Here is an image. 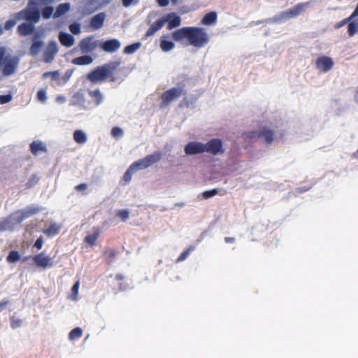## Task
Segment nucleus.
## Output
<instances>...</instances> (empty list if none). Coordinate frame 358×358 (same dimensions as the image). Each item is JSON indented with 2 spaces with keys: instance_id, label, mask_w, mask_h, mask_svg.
<instances>
[{
  "instance_id": "1",
  "label": "nucleus",
  "mask_w": 358,
  "mask_h": 358,
  "mask_svg": "<svg viewBox=\"0 0 358 358\" xmlns=\"http://www.w3.org/2000/svg\"><path fill=\"white\" fill-rule=\"evenodd\" d=\"M19 61L17 57L8 53L5 48H0V80L17 72Z\"/></svg>"
},
{
  "instance_id": "2",
  "label": "nucleus",
  "mask_w": 358,
  "mask_h": 358,
  "mask_svg": "<svg viewBox=\"0 0 358 358\" xmlns=\"http://www.w3.org/2000/svg\"><path fill=\"white\" fill-rule=\"evenodd\" d=\"M210 41V36L202 27H192L189 45L202 48Z\"/></svg>"
},
{
  "instance_id": "3",
  "label": "nucleus",
  "mask_w": 358,
  "mask_h": 358,
  "mask_svg": "<svg viewBox=\"0 0 358 358\" xmlns=\"http://www.w3.org/2000/svg\"><path fill=\"white\" fill-rule=\"evenodd\" d=\"M159 159V158H143L133 163L124 173L122 177L123 182L122 184L124 185L129 183L131 180L132 175L136 171L148 167L153 163L157 162Z\"/></svg>"
},
{
  "instance_id": "4",
  "label": "nucleus",
  "mask_w": 358,
  "mask_h": 358,
  "mask_svg": "<svg viewBox=\"0 0 358 358\" xmlns=\"http://www.w3.org/2000/svg\"><path fill=\"white\" fill-rule=\"evenodd\" d=\"M18 21L26 20L31 23H36L40 18V11L38 8L29 3L28 6L15 15Z\"/></svg>"
},
{
  "instance_id": "5",
  "label": "nucleus",
  "mask_w": 358,
  "mask_h": 358,
  "mask_svg": "<svg viewBox=\"0 0 358 358\" xmlns=\"http://www.w3.org/2000/svg\"><path fill=\"white\" fill-rule=\"evenodd\" d=\"M111 73L110 67L108 65H103L88 73L87 78L94 83H102L106 81L111 76Z\"/></svg>"
},
{
  "instance_id": "6",
  "label": "nucleus",
  "mask_w": 358,
  "mask_h": 358,
  "mask_svg": "<svg viewBox=\"0 0 358 358\" xmlns=\"http://www.w3.org/2000/svg\"><path fill=\"white\" fill-rule=\"evenodd\" d=\"M249 138H262L266 144H271L275 138V131L268 127H262L249 133Z\"/></svg>"
},
{
  "instance_id": "7",
  "label": "nucleus",
  "mask_w": 358,
  "mask_h": 358,
  "mask_svg": "<svg viewBox=\"0 0 358 358\" xmlns=\"http://www.w3.org/2000/svg\"><path fill=\"white\" fill-rule=\"evenodd\" d=\"M183 94L182 88H172L166 91L162 95V102L160 106L162 108H165L170 105L171 103L178 99Z\"/></svg>"
},
{
  "instance_id": "8",
  "label": "nucleus",
  "mask_w": 358,
  "mask_h": 358,
  "mask_svg": "<svg viewBox=\"0 0 358 358\" xmlns=\"http://www.w3.org/2000/svg\"><path fill=\"white\" fill-rule=\"evenodd\" d=\"M191 29L192 27L178 29L172 33V38L177 43L189 45Z\"/></svg>"
},
{
  "instance_id": "9",
  "label": "nucleus",
  "mask_w": 358,
  "mask_h": 358,
  "mask_svg": "<svg viewBox=\"0 0 358 358\" xmlns=\"http://www.w3.org/2000/svg\"><path fill=\"white\" fill-rule=\"evenodd\" d=\"M205 152L213 155H223L225 152V148L220 139L213 138L205 143Z\"/></svg>"
},
{
  "instance_id": "10",
  "label": "nucleus",
  "mask_w": 358,
  "mask_h": 358,
  "mask_svg": "<svg viewBox=\"0 0 358 358\" xmlns=\"http://www.w3.org/2000/svg\"><path fill=\"white\" fill-rule=\"evenodd\" d=\"M316 69L323 73L331 71L334 66V62L330 57L322 55L317 58L315 61Z\"/></svg>"
},
{
  "instance_id": "11",
  "label": "nucleus",
  "mask_w": 358,
  "mask_h": 358,
  "mask_svg": "<svg viewBox=\"0 0 358 358\" xmlns=\"http://www.w3.org/2000/svg\"><path fill=\"white\" fill-rule=\"evenodd\" d=\"M34 262L37 267L47 268L54 266L53 259L45 255L43 252L38 253L33 257Z\"/></svg>"
},
{
  "instance_id": "12",
  "label": "nucleus",
  "mask_w": 358,
  "mask_h": 358,
  "mask_svg": "<svg viewBox=\"0 0 358 358\" xmlns=\"http://www.w3.org/2000/svg\"><path fill=\"white\" fill-rule=\"evenodd\" d=\"M185 152L187 155H196L205 152V143L198 141H192L185 146Z\"/></svg>"
},
{
  "instance_id": "13",
  "label": "nucleus",
  "mask_w": 358,
  "mask_h": 358,
  "mask_svg": "<svg viewBox=\"0 0 358 358\" xmlns=\"http://www.w3.org/2000/svg\"><path fill=\"white\" fill-rule=\"evenodd\" d=\"M58 52L57 44L55 41L49 43L43 52V61L46 63H51Z\"/></svg>"
},
{
  "instance_id": "14",
  "label": "nucleus",
  "mask_w": 358,
  "mask_h": 358,
  "mask_svg": "<svg viewBox=\"0 0 358 358\" xmlns=\"http://www.w3.org/2000/svg\"><path fill=\"white\" fill-rule=\"evenodd\" d=\"M162 19L166 20V23L168 22V29L169 30L178 27L181 24L180 17L174 13L165 15Z\"/></svg>"
},
{
  "instance_id": "15",
  "label": "nucleus",
  "mask_w": 358,
  "mask_h": 358,
  "mask_svg": "<svg viewBox=\"0 0 358 358\" xmlns=\"http://www.w3.org/2000/svg\"><path fill=\"white\" fill-rule=\"evenodd\" d=\"M120 42L116 39H110L105 41L101 45V48L106 52H114L120 47Z\"/></svg>"
},
{
  "instance_id": "16",
  "label": "nucleus",
  "mask_w": 358,
  "mask_h": 358,
  "mask_svg": "<svg viewBox=\"0 0 358 358\" xmlns=\"http://www.w3.org/2000/svg\"><path fill=\"white\" fill-rule=\"evenodd\" d=\"M43 45V41L35 36L33 38V43L29 49V54L32 56L38 55L41 52Z\"/></svg>"
},
{
  "instance_id": "17",
  "label": "nucleus",
  "mask_w": 358,
  "mask_h": 358,
  "mask_svg": "<svg viewBox=\"0 0 358 358\" xmlns=\"http://www.w3.org/2000/svg\"><path fill=\"white\" fill-rule=\"evenodd\" d=\"M105 17L106 15L104 13L96 15L91 20L90 27L94 30L101 28L103 25Z\"/></svg>"
},
{
  "instance_id": "18",
  "label": "nucleus",
  "mask_w": 358,
  "mask_h": 358,
  "mask_svg": "<svg viewBox=\"0 0 358 358\" xmlns=\"http://www.w3.org/2000/svg\"><path fill=\"white\" fill-rule=\"evenodd\" d=\"M166 24V20H163V19L157 20L152 24L150 25L148 30L145 33V36L148 38L152 36L156 31L162 29L164 25Z\"/></svg>"
},
{
  "instance_id": "19",
  "label": "nucleus",
  "mask_w": 358,
  "mask_h": 358,
  "mask_svg": "<svg viewBox=\"0 0 358 358\" xmlns=\"http://www.w3.org/2000/svg\"><path fill=\"white\" fill-rule=\"evenodd\" d=\"M168 35H162L160 38V48L164 52H169L175 48V43L173 41H169Z\"/></svg>"
},
{
  "instance_id": "20",
  "label": "nucleus",
  "mask_w": 358,
  "mask_h": 358,
  "mask_svg": "<svg viewBox=\"0 0 358 358\" xmlns=\"http://www.w3.org/2000/svg\"><path fill=\"white\" fill-rule=\"evenodd\" d=\"M60 43L66 47H71L75 43V38L70 34L61 31L58 36Z\"/></svg>"
},
{
  "instance_id": "21",
  "label": "nucleus",
  "mask_w": 358,
  "mask_h": 358,
  "mask_svg": "<svg viewBox=\"0 0 358 358\" xmlns=\"http://www.w3.org/2000/svg\"><path fill=\"white\" fill-rule=\"evenodd\" d=\"M31 150L34 155H42L46 151V145L40 141H34L31 144Z\"/></svg>"
},
{
  "instance_id": "22",
  "label": "nucleus",
  "mask_w": 358,
  "mask_h": 358,
  "mask_svg": "<svg viewBox=\"0 0 358 358\" xmlns=\"http://www.w3.org/2000/svg\"><path fill=\"white\" fill-rule=\"evenodd\" d=\"M34 29V24L31 22H24L20 24L17 27V31L22 36L29 35Z\"/></svg>"
},
{
  "instance_id": "23",
  "label": "nucleus",
  "mask_w": 358,
  "mask_h": 358,
  "mask_svg": "<svg viewBox=\"0 0 358 358\" xmlns=\"http://www.w3.org/2000/svg\"><path fill=\"white\" fill-rule=\"evenodd\" d=\"M100 234H101L100 229L99 227H94L92 234L87 235L85 238L84 241L91 246L95 245L96 240L98 239L99 236H100Z\"/></svg>"
},
{
  "instance_id": "24",
  "label": "nucleus",
  "mask_w": 358,
  "mask_h": 358,
  "mask_svg": "<svg viewBox=\"0 0 358 358\" xmlns=\"http://www.w3.org/2000/svg\"><path fill=\"white\" fill-rule=\"evenodd\" d=\"M217 18V14L215 11L210 12L205 15L201 20V24L206 26L214 24Z\"/></svg>"
},
{
  "instance_id": "25",
  "label": "nucleus",
  "mask_w": 358,
  "mask_h": 358,
  "mask_svg": "<svg viewBox=\"0 0 358 358\" xmlns=\"http://www.w3.org/2000/svg\"><path fill=\"white\" fill-rule=\"evenodd\" d=\"M71 5L69 3H64L59 4L57 8L56 11L53 14V17L58 18L61 17L62 15H64L68 11H69Z\"/></svg>"
},
{
  "instance_id": "26",
  "label": "nucleus",
  "mask_w": 358,
  "mask_h": 358,
  "mask_svg": "<svg viewBox=\"0 0 358 358\" xmlns=\"http://www.w3.org/2000/svg\"><path fill=\"white\" fill-rule=\"evenodd\" d=\"M80 49L85 52L92 51L95 48L94 43L91 38H85L80 42Z\"/></svg>"
},
{
  "instance_id": "27",
  "label": "nucleus",
  "mask_w": 358,
  "mask_h": 358,
  "mask_svg": "<svg viewBox=\"0 0 358 358\" xmlns=\"http://www.w3.org/2000/svg\"><path fill=\"white\" fill-rule=\"evenodd\" d=\"M74 141L80 144L85 143L87 140L86 134L82 130H76L73 133Z\"/></svg>"
},
{
  "instance_id": "28",
  "label": "nucleus",
  "mask_w": 358,
  "mask_h": 358,
  "mask_svg": "<svg viewBox=\"0 0 358 358\" xmlns=\"http://www.w3.org/2000/svg\"><path fill=\"white\" fill-rule=\"evenodd\" d=\"M60 227L55 224H51L47 229L43 231V233L48 236H53L59 234Z\"/></svg>"
},
{
  "instance_id": "29",
  "label": "nucleus",
  "mask_w": 358,
  "mask_h": 358,
  "mask_svg": "<svg viewBox=\"0 0 358 358\" xmlns=\"http://www.w3.org/2000/svg\"><path fill=\"white\" fill-rule=\"evenodd\" d=\"M92 62V59L90 56L85 55L75 58L73 63L76 65L90 64Z\"/></svg>"
},
{
  "instance_id": "30",
  "label": "nucleus",
  "mask_w": 358,
  "mask_h": 358,
  "mask_svg": "<svg viewBox=\"0 0 358 358\" xmlns=\"http://www.w3.org/2000/svg\"><path fill=\"white\" fill-rule=\"evenodd\" d=\"M21 258V255L19 252L17 250H12L9 252L8 255L6 257V261L8 263L12 264L18 262Z\"/></svg>"
},
{
  "instance_id": "31",
  "label": "nucleus",
  "mask_w": 358,
  "mask_h": 358,
  "mask_svg": "<svg viewBox=\"0 0 358 358\" xmlns=\"http://www.w3.org/2000/svg\"><path fill=\"white\" fill-rule=\"evenodd\" d=\"M38 212V209L33 208H29L26 210H24L21 212L20 220L21 221L24 219L28 218L30 216L34 215V214H36Z\"/></svg>"
},
{
  "instance_id": "32",
  "label": "nucleus",
  "mask_w": 358,
  "mask_h": 358,
  "mask_svg": "<svg viewBox=\"0 0 358 358\" xmlns=\"http://www.w3.org/2000/svg\"><path fill=\"white\" fill-rule=\"evenodd\" d=\"M83 335V330L80 327H76L71 330L69 334V338L74 341L80 338Z\"/></svg>"
},
{
  "instance_id": "33",
  "label": "nucleus",
  "mask_w": 358,
  "mask_h": 358,
  "mask_svg": "<svg viewBox=\"0 0 358 358\" xmlns=\"http://www.w3.org/2000/svg\"><path fill=\"white\" fill-rule=\"evenodd\" d=\"M10 327L12 329H15L22 325L23 321L22 319L16 317L15 315L10 316Z\"/></svg>"
},
{
  "instance_id": "34",
  "label": "nucleus",
  "mask_w": 358,
  "mask_h": 358,
  "mask_svg": "<svg viewBox=\"0 0 358 358\" xmlns=\"http://www.w3.org/2000/svg\"><path fill=\"white\" fill-rule=\"evenodd\" d=\"M141 47V43L140 42H138V43H134V44H131V45H129L127 46L124 48V52L126 54H132L135 51H136L138 49H140Z\"/></svg>"
},
{
  "instance_id": "35",
  "label": "nucleus",
  "mask_w": 358,
  "mask_h": 358,
  "mask_svg": "<svg viewBox=\"0 0 358 358\" xmlns=\"http://www.w3.org/2000/svg\"><path fill=\"white\" fill-rule=\"evenodd\" d=\"M358 33V21L351 22L348 24V34L350 36Z\"/></svg>"
},
{
  "instance_id": "36",
  "label": "nucleus",
  "mask_w": 358,
  "mask_h": 358,
  "mask_svg": "<svg viewBox=\"0 0 358 358\" xmlns=\"http://www.w3.org/2000/svg\"><path fill=\"white\" fill-rule=\"evenodd\" d=\"M54 8L52 6H47L42 10V16L45 19L50 18L54 14Z\"/></svg>"
},
{
  "instance_id": "37",
  "label": "nucleus",
  "mask_w": 358,
  "mask_h": 358,
  "mask_svg": "<svg viewBox=\"0 0 358 358\" xmlns=\"http://www.w3.org/2000/svg\"><path fill=\"white\" fill-rule=\"evenodd\" d=\"M306 3H299L296 5L293 8L294 15L297 16L304 12Z\"/></svg>"
},
{
  "instance_id": "38",
  "label": "nucleus",
  "mask_w": 358,
  "mask_h": 358,
  "mask_svg": "<svg viewBox=\"0 0 358 358\" xmlns=\"http://www.w3.org/2000/svg\"><path fill=\"white\" fill-rule=\"evenodd\" d=\"M306 3H299L296 5L293 8L294 15L297 16L304 12Z\"/></svg>"
},
{
  "instance_id": "39",
  "label": "nucleus",
  "mask_w": 358,
  "mask_h": 358,
  "mask_svg": "<svg viewBox=\"0 0 358 358\" xmlns=\"http://www.w3.org/2000/svg\"><path fill=\"white\" fill-rule=\"evenodd\" d=\"M117 252L113 249H108L104 251V256L109 262H112L115 257Z\"/></svg>"
},
{
  "instance_id": "40",
  "label": "nucleus",
  "mask_w": 358,
  "mask_h": 358,
  "mask_svg": "<svg viewBox=\"0 0 358 358\" xmlns=\"http://www.w3.org/2000/svg\"><path fill=\"white\" fill-rule=\"evenodd\" d=\"M79 287L80 282L78 280L75 282L71 289V299L73 300H77L78 299Z\"/></svg>"
},
{
  "instance_id": "41",
  "label": "nucleus",
  "mask_w": 358,
  "mask_h": 358,
  "mask_svg": "<svg viewBox=\"0 0 358 358\" xmlns=\"http://www.w3.org/2000/svg\"><path fill=\"white\" fill-rule=\"evenodd\" d=\"M218 194V189H213L210 190L205 191L202 193V196L204 199H208L212 196H214L215 195Z\"/></svg>"
},
{
  "instance_id": "42",
  "label": "nucleus",
  "mask_w": 358,
  "mask_h": 358,
  "mask_svg": "<svg viewBox=\"0 0 358 358\" xmlns=\"http://www.w3.org/2000/svg\"><path fill=\"white\" fill-rule=\"evenodd\" d=\"M90 94L92 96L94 97L96 99V103L97 105H99L102 101V95L100 91L95 90V91H90Z\"/></svg>"
},
{
  "instance_id": "43",
  "label": "nucleus",
  "mask_w": 358,
  "mask_h": 358,
  "mask_svg": "<svg viewBox=\"0 0 358 358\" xmlns=\"http://www.w3.org/2000/svg\"><path fill=\"white\" fill-rule=\"evenodd\" d=\"M193 250L192 247H190L189 248L184 250L180 256L178 257L176 262H180L182 261H184L189 255L190 252Z\"/></svg>"
},
{
  "instance_id": "44",
  "label": "nucleus",
  "mask_w": 358,
  "mask_h": 358,
  "mask_svg": "<svg viewBox=\"0 0 358 358\" xmlns=\"http://www.w3.org/2000/svg\"><path fill=\"white\" fill-rule=\"evenodd\" d=\"M294 17H296V16L294 15V11L292 9H291L288 11H285V12L281 13L280 15V20H283L293 18Z\"/></svg>"
},
{
  "instance_id": "45",
  "label": "nucleus",
  "mask_w": 358,
  "mask_h": 358,
  "mask_svg": "<svg viewBox=\"0 0 358 358\" xmlns=\"http://www.w3.org/2000/svg\"><path fill=\"white\" fill-rule=\"evenodd\" d=\"M117 215L122 220L126 221L129 217V212L127 210H120L117 212Z\"/></svg>"
},
{
  "instance_id": "46",
  "label": "nucleus",
  "mask_w": 358,
  "mask_h": 358,
  "mask_svg": "<svg viewBox=\"0 0 358 358\" xmlns=\"http://www.w3.org/2000/svg\"><path fill=\"white\" fill-rule=\"evenodd\" d=\"M69 29L73 34H79L80 32V24L78 23H73L70 24Z\"/></svg>"
},
{
  "instance_id": "47",
  "label": "nucleus",
  "mask_w": 358,
  "mask_h": 358,
  "mask_svg": "<svg viewBox=\"0 0 358 358\" xmlns=\"http://www.w3.org/2000/svg\"><path fill=\"white\" fill-rule=\"evenodd\" d=\"M38 178L36 175H33L26 184V186L27 188H31L34 186L38 182Z\"/></svg>"
},
{
  "instance_id": "48",
  "label": "nucleus",
  "mask_w": 358,
  "mask_h": 358,
  "mask_svg": "<svg viewBox=\"0 0 358 358\" xmlns=\"http://www.w3.org/2000/svg\"><path fill=\"white\" fill-rule=\"evenodd\" d=\"M17 21V20H16L15 17L14 18L8 20L5 24V29L7 30L11 29L15 26Z\"/></svg>"
},
{
  "instance_id": "49",
  "label": "nucleus",
  "mask_w": 358,
  "mask_h": 358,
  "mask_svg": "<svg viewBox=\"0 0 358 358\" xmlns=\"http://www.w3.org/2000/svg\"><path fill=\"white\" fill-rule=\"evenodd\" d=\"M48 0H29V4L32 6H42L50 3Z\"/></svg>"
},
{
  "instance_id": "50",
  "label": "nucleus",
  "mask_w": 358,
  "mask_h": 358,
  "mask_svg": "<svg viewBox=\"0 0 358 358\" xmlns=\"http://www.w3.org/2000/svg\"><path fill=\"white\" fill-rule=\"evenodd\" d=\"M37 97L38 101H41L42 103H44L46 101V93L44 90H41L38 92L37 93Z\"/></svg>"
},
{
  "instance_id": "51",
  "label": "nucleus",
  "mask_w": 358,
  "mask_h": 358,
  "mask_svg": "<svg viewBox=\"0 0 358 358\" xmlns=\"http://www.w3.org/2000/svg\"><path fill=\"white\" fill-rule=\"evenodd\" d=\"M123 134V131L122 129L119 128V127H114L112 131H111V134L115 137V138H119Z\"/></svg>"
},
{
  "instance_id": "52",
  "label": "nucleus",
  "mask_w": 358,
  "mask_h": 358,
  "mask_svg": "<svg viewBox=\"0 0 358 358\" xmlns=\"http://www.w3.org/2000/svg\"><path fill=\"white\" fill-rule=\"evenodd\" d=\"M11 99H12V96L10 94L0 96V103L1 104L8 103L11 101Z\"/></svg>"
},
{
  "instance_id": "53",
  "label": "nucleus",
  "mask_w": 358,
  "mask_h": 358,
  "mask_svg": "<svg viewBox=\"0 0 358 358\" xmlns=\"http://www.w3.org/2000/svg\"><path fill=\"white\" fill-rule=\"evenodd\" d=\"M43 245V237L41 236L37 238V240L34 243V247H35L38 250H40L42 248Z\"/></svg>"
},
{
  "instance_id": "54",
  "label": "nucleus",
  "mask_w": 358,
  "mask_h": 358,
  "mask_svg": "<svg viewBox=\"0 0 358 358\" xmlns=\"http://www.w3.org/2000/svg\"><path fill=\"white\" fill-rule=\"evenodd\" d=\"M138 2V0H122V5L124 7H129L131 5H135Z\"/></svg>"
},
{
  "instance_id": "55",
  "label": "nucleus",
  "mask_w": 358,
  "mask_h": 358,
  "mask_svg": "<svg viewBox=\"0 0 358 358\" xmlns=\"http://www.w3.org/2000/svg\"><path fill=\"white\" fill-rule=\"evenodd\" d=\"M357 16H358V4L357 5L352 14L348 18H346L345 20H344L343 22V24H345V22L352 20L354 17H355Z\"/></svg>"
},
{
  "instance_id": "56",
  "label": "nucleus",
  "mask_w": 358,
  "mask_h": 358,
  "mask_svg": "<svg viewBox=\"0 0 358 358\" xmlns=\"http://www.w3.org/2000/svg\"><path fill=\"white\" fill-rule=\"evenodd\" d=\"M87 186L85 183H81V184H79L77 186H76L75 189L77 191H83V190H85L87 189Z\"/></svg>"
},
{
  "instance_id": "57",
  "label": "nucleus",
  "mask_w": 358,
  "mask_h": 358,
  "mask_svg": "<svg viewBox=\"0 0 358 358\" xmlns=\"http://www.w3.org/2000/svg\"><path fill=\"white\" fill-rule=\"evenodd\" d=\"M9 301L7 300H3L0 302V312L5 308V307L8 304Z\"/></svg>"
},
{
  "instance_id": "58",
  "label": "nucleus",
  "mask_w": 358,
  "mask_h": 358,
  "mask_svg": "<svg viewBox=\"0 0 358 358\" xmlns=\"http://www.w3.org/2000/svg\"><path fill=\"white\" fill-rule=\"evenodd\" d=\"M157 3L160 6H166L169 4V0H157Z\"/></svg>"
},
{
  "instance_id": "59",
  "label": "nucleus",
  "mask_w": 358,
  "mask_h": 358,
  "mask_svg": "<svg viewBox=\"0 0 358 358\" xmlns=\"http://www.w3.org/2000/svg\"><path fill=\"white\" fill-rule=\"evenodd\" d=\"M224 241L227 243H232L235 241V238L234 237H225Z\"/></svg>"
},
{
  "instance_id": "60",
  "label": "nucleus",
  "mask_w": 358,
  "mask_h": 358,
  "mask_svg": "<svg viewBox=\"0 0 358 358\" xmlns=\"http://www.w3.org/2000/svg\"><path fill=\"white\" fill-rule=\"evenodd\" d=\"M123 278H124V277L121 274H117L115 276V279L117 280H123Z\"/></svg>"
},
{
  "instance_id": "61",
  "label": "nucleus",
  "mask_w": 358,
  "mask_h": 358,
  "mask_svg": "<svg viewBox=\"0 0 358 358\" xmlns=\"http://www.w3.org/2000/svg\"><path fill=\"white\" fill-rule=\"evenodd\" d=\"M355 99L358 103V87L356 89L355 94Z\"/></svg>"
},
{
  "instance_id": "62",
  "label": "nucleus",
  "mask_w": 358,
  "mask_h": 358,
  "mask_svg": "<svg viewBox=\"0 0 358 358\" xmlns=\"http://www.w3.org/2000/svg\"><path fill=\"white\" fill-rule=\"evenodd\" d=\"M5 226L3 223H0V231H3L5 229Z\"/></svg>"
},
{
  "instance_id": "63",
  "label": "nucleus",
  "mask_w": 358,
  "mask_h": 358,
  "mask_svg": "<svg viewBox=\"0 0 358 358\" xmlns=\"http://www.w3.org/2000/svg\"><path fill=\"white\" fill-rule=\"evenodd\" d=\"M178 1H179V0H171V2H172V3H173L174 5H176V4H178Z\"/></svg>"
},
{
  "instance_id": "64",
  "label": "nucleus",
  "mask_w": 358,
  "mask_h": 358,
  "mask_svg": "<svg viewBox=\"0 0 358 358\" xmlns=\"http://www.w3.org/2000/svg\"><path fill=\"white\" fill-rule=\"evenodd\" d=\"M3 33V28L1 25L0 24V35H1Z\"/></svg>"
}]
</instances>
